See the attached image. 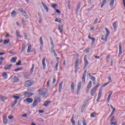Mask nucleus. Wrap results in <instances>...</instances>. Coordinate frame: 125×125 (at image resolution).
<instances>
[{"instance_id": "nucleus-1", "label": "nucleus", "mask_w": 125, "mask_h": 125, "mask_svg": "<svg viewBox=\"0 0 125 125\" xmlns=\"http://www.w3.org/2000/svg\"><path fill=\"white\" fill-rule=\"evenodd\" d=\"M48 92V90L45 88H41L39 90V94L41 96H43V97H47V96L46 95Z\"/></svg>"}, {"instance_id": "nucleus-2", "label": "nucleus", "mask_w": 125, "mask_h": 125, "mask_svg": "<svg viewBox=\"0 0 125 125\" xmlns=\"http://www.w3.org/2000/svg\"><path fill=\"white\" fill-rule=\"evenodd\" d=\"M104 29L105 31L106 32V34H105L104 38V36L102 35L101 40L104 42H107V38L109 37L110 35V31L109 29H108L106 27L104 28Z\"/></svg>"}, {"instance_id": "nucleus-3", "label": "nucleus", "mask_w": 125, "mask_h": 125, "mask_svg": "<svg viewBox=\"0 0 125 125\" xmlns=\"http://www.w3.org/2000/svg\"><path fill=\"white\" fill-rule=\"evenodd\" d=\"M35 82L33 80L26 81L24 83V86L25 87H29L31 86Z\"/></svg>"}, {"instance_id": "nucleus-4", "label": "nucleus", "mask_w": 125, "mask_h": 125, "mask_svg": "<svg viewBox=\"0 0 125 125\" xmlns=\"http://www.w3.org/2000/svg\"><path fill=\"white\" fill-rule=\"evenodd\" d=\"M10 80L12 83H18L20 80L18 78L16 77L15 75H12L10 78Z\"/></svg>"}, {"instance_id": "nucleus-5", "label": "nucleus", "mask_w": 125, "mask_h": 125, "mask_svg": "<svg viewBox=\"0 0 125 125\" xmlns=\"http://www.w3.org/2000/svg\"><path fill=\"white\" fill-rule=\"evenodd\" d=\"M79 63V59H78V58H77L76 61L75 63V73H76L77 71L78 70Z\"/></svg>"}, {"instance_id": "nucleus-6", "label": "nucleus", "mask_w": 125, "mask_h": 125, "mask_svg": "<svg viewBox=\"0 0 125 125\" xmlns=\"http://www.w3.org/2000/svg\"><path fill=\"white\" fill-rule=\"evenodd\" d=\"M89 62L86 59V57H84V66L83 69H85L88 64Z\"/></svg>"}, {"instance_id": "nucleus-7", "label": "nucleus", "mask_w": 125, "mask_h": 125, "mask_svg": "<svg viewBox=\"0 0 125 125\" xmlns=\"http://www.w3.org/2000/svg\"><path fill=\"white\" fill-rule=\"evenodd\" d=\"M33 93L29 92H25L23 94L24 97H31L33 95Z\"/></svg>"}, {"instance_id": "nucleus-8", "label": "nucleus", "mask_w": 125, "mask_h": 125, "mask_svg": "<svg viewBox=\"0 0 125 125\" xmlns=\"http://www.w3.org/2000/svg\"><path fill=\"white\" fill-rule=\"evenodd\" d=\"M102 90L101 89H100L98 93V96L97 99V102L100 101V99L101 98V97H102Z\"/></svg>"}, {"instance_id": "nucleus-9", "label": "nucleus", "mask_w": 125, "mask_h": 125, "mask_svg": "<svg viewBox=\"0 0 125 125\" xmlns=\"http://www.w3.org/2000/svg\"><path fill=\"white\" fill-rule=\"evenodd\" d=\"M122 53H123V52H122V43L121 42H120L119 44V52L118 54V57H120L121 55L122 54Z\"/></svg>"}, {"instance_id": "nucleus-10", "label": "nucleus", "mask_w": 125, "mask_h": 125, "mask_svg": "<svg viewBox=\"0 0 125 125\" xmlns=\"http://www.w3.org/2000/svg\"><path fill=\"white\" fill-rule=\"evenodd\" d=\"M45 61H46V58L45 57H43V59L42 60V64L43 65V69H45V68H46Z\"/></svg>"}, {"instance_id": "nucleus-11", "label": "nucleus", "mask_w": 125, "mask_h": 125, "mask_svg": "<svg viewBox=\"0 0 125 125\" xmlns=\"http://www.w3.org/2000/svg\"><path fill=\"white\" fill-rule=\"evenodd\" d=\"M40 44L41 45V46L40 47V50H42V48H43V41H42V36H41L40 37Z\"/></svg>"}, {"instance_id": "nucleus-12", "label": "nucleus", "mask_w": 125, "mask_h": 125, "mask_svg": "<svg viewBox=\"0 0 125 125\" xmlns=\"http://www.w3.org/2000/svg\"><path fill=\"white\" fill-rule=\"evenodd\" d=\"M81 87V82H79L78 83L77 85V95H78L80 92Z\"/></svg>"}, {"instance_id": "nucleus-13", "label": "nucleus", "mask_w": 125, "mask_h": 125, "mask_svg": "<svg viewBox=\"0 0 125 125\" xmlns=\"http://www.w3.org/2000/svg\"><path fill=\"white\" fill-rule=\"evenodd\" d=\"M70 87L71 88V91L72 92H74V90H75V85H74V82H72L71 83V86H70Z\"/></svg>"}, {"instance_id": "nucleus-14", "label": "nucleus", "mask_w": 125, "mask_h": 125, "mask_svg": "<svg viewBox=\"0 0 125 125\" xmlns=\"http://www.w3.org/2000/svg\"><path fill=\"white\" fill-rule=\"evenodd\" d=\"M2 77L3 79L6 80L8 78V75H7L6 72H3L2 73Z\"/></svg>"}, {"instance_id": "nucleus-15", "label": "nucleus", "mask_w": 125, "mask_h": 125, "mask_svg": "<svg viewBox=\"0 0 125 125\" xmlns=\"http://www.w3.org/2000/svg\"><path fill=\"white\" fill-rule=\"evenodd\" d=\"M58 26H59L58 30H59L60 33H62L63 31V25L59 24Z\"/></svg>"}, {"instance_id": "nucleus-16", "label": "nucleus", "mask_w": 125, "mask_h": 125, "mask_svg": "<svg viewBox=\"0 0 125 125\" xmlns=\"http://www.w3.org/2000/svg\"><path fill=\"white\" fill-rule=\"evenodd\" d=\"M91 86H92V82L90 81L89 82L88 84H87V89L88 91L90 90V89L91 87Z\"/></svg>"}, {"instance_id": "nucleus-17", "label": "nucleus", "mask_w": 125, "mask_h": 125, "mask_svg": "<svg viewBox=\"0 0 125 125\" xmlns=\"http://www.w3.org/2000/svg\"><path fill=\"white\" fill-rule=\"evenodd\" d=\"M109 82L107 83H105L103 85V87H105L108 84H109L110 83H112V80H111V77H108Z\"/></svg>"}, {"instance_id": "nucleus-18", "label": "nucleus", "mask_w": 125, "mask_h": 125, "mask_svg": "<svg viewBox=\"0 0 125 125\" xmlns=\"http://www.w3.org/2000/svg\"><path fill=\"white\" fill-rule=\"evenodd\" d=\"M88 39L91 40L92 41V43H94L95 41V39L94 37H91V34H89L88 37Z\"/></svg>"}, {"instance_id": "nucleus-19", "label": "nucleus", "mask_w": 125, "mask_h": 125, "mask_svg": "<svg viewBox=\"0 0 125 125\" xmlns=\"http://www.w3.org/2000/svg\"><path fill=\"white\" fill-rule=\"evenodd\" d=\"M62 84H63V81H62L60 85H59V92H61L62 91Z\"/></svg>"}, {"instance_id": "nucleus-20", "label": "nucleus", "mask_w": 125, "mask_h": 125, "mask_svg": "<svg viewBox=\"0 0 125 125\" xmlns=\"http://www.w3.org/2000/svg\"><path fill=\"white\" fill-rule=\"evenodd\" d=\"M96 91V89H95L94 88H93L91 90V96H94V94H95Z\"/></svg>"}, {"instance_id": "nucleus-21", "label": "nucleus", "mask_w": 125, "mask_h": 125, "mask_svg": "<svg viewBox=\"0 0 125 125\" xmlns=\"http://www.w3.org/2000/svg\"><path fill=\"white\" fill-rule=\"evenodd\" d=\"M110 107H111V108L113 109V111L111 112V114H110V116H112L115 113V112L116 111V109L115 107H113L112 105H110Z\"/></svg>"}, {"instance_id": "nucleus-22", "label": "nucleus", "mask_w": 125, "mask_h": 125, "mask_svg": "<svg viewBox=\"0 0 125 125\" xmlns=\"http://www.w3.org/2000/svg\"><path fill=\"white\" fill-rule=\"evenodd\" d=\"M3 122L4 124L6 125L7 124V120L6 119V115L3 116Z\"/></svg>"}, {"instance_id": "nucleus-23", "label": "nucleus", "mask_w": 125, "mask_h": 125, "mask_svg": "<svg viewBox=\"0 0 125 125\" xmlns=\"http://www.w3.org/2000/svg\"><path fill=\"white\" fill-rule=\"evenodd\" d=\"M12 65L10 64L8 65H5V67H4V69L5 70H9L12 67Z\"/></svg>"}, {"instance_id": "nucleus-24", "label": "nucleus", "mask_w": 125, "mask_h": 125, "mask_svg": "<svg viewBox=\"0 0 125 125\" xmlns=\"http://www.w3.org/2000/svg\"><path fill=\"white\" fill-rule=\"evenodd\" d=\"M51 103V101H45L43 105L45 107H47L49 104Z\"/></svg>"}, {"instance_id": "nucleus-25", "label": "nucleus", "mask_w": 125, "mask_h": 125, "mask_svg": "<svg viewBox=\"0 0 125 125\" xmlns=\"http://www.w3.org/2000/svg\"><path fill=\"white\" fill-rule=\"evenodd\" d=\"M17 14V13L16 11H15V10H13L12 12H11V16L13 17H15Z\"/></svg>"}, {"instance_id": "nucleus-26", "label": "nucleus", "mask_w": 125, "mask_h": 125, "mask_svg": "<svg viewBox=\"0 0 125 125\" xmlns=\"http://www.w3.org/2000/svg\"><path fill=\"white\" fill-rule=\"evenodd\" d=\"M17 59V57H13L11 58V62L12 63H15Z\"/></svg>"}, {"instance_id": "nucleus-27", "label": "nucleus", "mask_w": 125, "mask_h": 125, "mask_svg": "<svg viewBox=\"0 0 125 125\" xmlns=\"http://www.w3.org/2000/svg\"><path fill=\"white\" fill-rule=\"evenodd\" d=\"M112 94H113V91H112L107 97V102H110V98Z\"/></svg>"}, {"instance_id": "nucleus-28", "label": "nucleus", "mask_w": 125, "mask_h": 125, "mask_svg": "<svg viewBox=\"0 0 125 125\" xmlns=\"http://www.w3.org/2000/svg\"><path fill=\"white\" fill-rule=\"evenodd\" d=\"M70 122H71L72 125H75V122L74 120V114H73V116H72V118L70 120Z\"/></svg>"}, {"instance_id": "nucleus-29", "label": "nucleus", "mask_w": 125, "mask_h": 125, "mask_svg": "<svg viewBox=\"0 0 125 125\" xmlns=\"http://www.w3.org/2000/svg\"><path fill=\"white\" fill-rule=\"evenodd\" d=\"M115 1V0H111L110 2L109 6L110 8H112L114 5V2Z\"/></svg>"}, {"instance_id": "nucleus-30", "label": "nucleus", "mask_w": 125, "mask_h": 125, "mask_svg": "<svg viewBox=\"0 0 125 125\" xmlns=\"http://www.w3.org/2000/svg\"><path fill=\"white\" fill-rule=\"evenodd\" d=\"M31 48H32L31 45H29L28 46V49H27V53H30Z\"/></svg>"}, {"instance_id": "nucleus-31", "label": "nucleus", "mask_w": 125, "mask_h": 125, "mask_svg": "<svg viewBox=\"0 0 125 125\" xmlns=\"http://www.w3.org/2000/svg\"><path fill=\"white\" fill-rule=\"evenodd\" d=\"M27 102H28L29 104L32 103L33 102V100L31 98H27L26 100H25Z\"/></svg>"}, {"instance_id": "nucleus-32", "label": "nucleus", "mask_w": 125, "mask_h": 125, "mask_svg": "<svg viewBox=\"0 0 125 125\" xmlns=\"http://www.w3.org/2000/svg\"><path fill=\"white\" fill-rule=\"evenodd\" d=\"M106 0H103V3L102 4L101 7L102 8L104 5H105L106 3Z\"/></svg>"}, {"instance_id": "nucleus-33", "label": "nucleus", "mask_w": 125, "mask_h": 125, "mask_svg": "<svg viewBox=\"0 0 125 125\" xmlns=\"http://www.w3.org/2000/svg\"><path fill=\"white\" fill-rule=\"evenodd\" d=\"M6 100V97H4L2 96H0V100H1V101L2 102H4Z\"/></svg>"}, {"instance_id": "nucleus-34", "label": "nucleus", "mask_w": 125, "mask_h": 125, "mask_svg": "<svg viewBox=\"0 0 125 125\" xmlns=\"http://www.w3.org/2000/svg\"><path fill=\"white\" fill-rule=\"evenodd\" d=\"M42 4L44 8L45 9V10H47V11L48 12V7H47L45 3H44L43 2H42Z\"/></svg>"}, {"instance_id": "nucleus-35", "label": "nucleus", "mask_w": 125, "mask_h": 125, "mask_svg": "<svg viewBox=\"0 0 125 125\" xmlns=\"http://www.w3.org/2000/svg\"><path fill=\"white\" fill-rule=\"evenodd\" d=\"M96 115H97L96 113L95 112H93L91 114L90 117L91 118H95V117H96Z\"/></svg>"}, {"instance_id": "nucleus-36", "label": "nucleus", "mask_w": 125, "mask_h": 125, "mask_svg": "<svg viewBox=\"0 0 125 125\" xmlns=\"http://www.w3.org/2000/svg\"><path fill=\"white\" fill-rule=\"evenodd\" d=\"M58 6L57 3H55L53 5V6H51L52 8H54V9H57L58 8Z\"/></svg>"}, {"instance_id": "nucleus-37", "label": "nucleus", "mask_w": 125, "mask_h": 125, "mask_svg": "<svg viewBox=\"0 0 125 125\" xmlns=\"http://www.w3.org/2000/svg\"><path fill=\"white\" fill-rule=\"evenodd\" d=\"M55 22H58L59 23H62V21L61 20L58 19L57 18H56L55 20Z\"/></svg>"}, {"instance_id": "nucleus-38", "label": "nucleus", "mask_w": 125, "mask_h": 125, "mask_svg": "<svg viewBox=\"0 0 125 125\" xmlns=\"http://www.w3.org/2000/svg\"><path fill=\"white\" fill-rule=\"evenodd\" d=\"M117 23V21H115L113 23V26L114 28L115 29H116V28H117V24H116Z\"/></svg>"}, {"instance_id": "nucleus-39", "label": "nucleus", "mask_w": 125, "mask_h": 125, "mask_svg": "<svg viewBox=\"0 0 125 125\" xmlns=\"http://www.w3.org/2000/svg\"><path fill=\"white\" fill-rule=\"evenodd\" d=\"M85 78H86V75L85 74H83V77H82V80L83 82V83L85 82Z\"/></svg>"}, {"instance_id": "nucleus-40", "label": "nucleus", "mask_w": 125, "mask_h": 125, "mask_svg": "<svg viewBox=\"0 0 125 125\" xmlns=\"http://www.w3.org/2000/svg\"><path fill=\"white\" fill-rule=\"evenodd\" d=\"M22 69V68L21 67H19L16 70H15L14 71L16 72H18L19 71H21Z\"/></svg>"}, {"instance_id": "nucleus-41", "label": "nucleus", "mask_w": 125, "mask_h": 125, "mask_svg": "<svg viewBox=\"0 0 125 125\" xmlns=\"http://www.w3.org/2000/svg\"><path fill=\"white\" fill-rule=\"evenodd\" d=\"M35 69V64H33L31 69H30V72L33 73L34 69Z\"/></svg>"}, {"instance_id": "nucleus-42", "label": "nucleus", "mask_w": 125, "mask_h": 125, "mask_svg": "<svg viewBox=\"0 0 125 125\" xmlns=\"http://www.w3.org/2000/svg\"><path fill=\"white\" fill-rule=\"evenodd\" d=\"M34 90H35V89H34L33 88L29 87L28 88H27V91L30 92H33Z\"/></svg>"}, {"instance_id": "nucleus-43", "label": "nucleus", "mask_w": 125, "mask_h": 125, "mask_svg": "<svg viewBox=\"0 0 125 125\" xmlns=\"http://www.w3.org/2000/svg\"><path fill=\"white\" fill-rule=\"evenodd\" d=\"M16 35H17L18 38H21V36L20 35V31H16Z\"/></svg>"}, {"instance_id": "nucleus-44", "label": "nucleus", "mask_w": 125, "mask_h": 125, "mask_svg": "<svg viewBox=\"0 0 125 125\" xmlns=\"http://www.w3.org/2000/svg\"><path fill=\"white\" fill-rule=\"evenodd\" d=\"M10 40H5L3 41V44H7L9 43Z\"/></svg>"}, {"instance_id": "nucleus-45", "label": "nucleus", "mask_w": 125, "mask_h": 125, "mask_svg": "<svg viewBox=\"0 0 125 125\" xmlns=\"http://www.w3.org/2000/svg\"><path fill=\"white\" fill-rule=\"evenodd\" d=\"M17 102H18V101L17 100H15L14 104L11 105V107H14L17 104Z\"/></svg>"}, {"instance_id": "nucleus-46", "label": "nucleus", "mask_w": 125, "mask_h": 125, "mask_svg": "<svg viewBox=\"0 0 125 125\" xmlns=\"http://www.w3.org/2000/svg\"><path fill=\"white\" fill-rule=\"evenodd\" d=\"M34 101H36V102H37V103H40L41 102V99L40 98H37Z\"/></svg>"}, {"instance_id": "nucleus-47", "label": "nucleus", "mask_w": 125, "mask_h": 125, "mask_svg": "<svg viewBox=\"0 0 125 125\" xmlns=\"http://www.w3.org/2000/svg\"><path fill=\"white\" fill-rule=\"evenodd\" d=\"M100 86V83H98L97 84V85H96V86H95L93 88L97 90V89L99 87V86Z\"/></svg>"}, {"instance_id": "nucleus-48", "label": "nucleus", "mask_w": 125, "mask_h": 125, "mask_svg": "<svg viewBox=\"0 0 125 125\" xmlns=\"http://www.w3.org/2000/svg\"><path fill=\"white\" fill-rule=\"evenodd\" d=\"M38 102H37L36 101H34V103H33V107L36 106L37 105V104H38Z\"/></svg>"}, {"instance_id": "nucleus-49", "label": "nucleus", "mask_w": 125, "mask_h": 125, "mask_svg": "<svg viewBox=\"0 0 125 125\" xmlns=\"http://www.w3.org/2000/svg\"><path fill=\"white\" fill-rule=\"evenodd\" d=\"M21 22H22V24H23V25H27V23L25 22V21H24V20L23 19H22L21 20Z\"/></svg>"}, {"instance_id": "nucleus-50", "label": "nucleus", "mask_w": 125, "mask_h": 125, "mask_svg": "<svg viewBox=\"0 0 125 125\" xmlns=\"http://www.w3.org/2000/svg\"><path fill=\"white\" fill-rule=\"evenodd\" d=\"M19 10L23 14H25V12L24 11V10H23V9L22 8H19Z\"/></svg>"}, {"instance_id": "nucleus-51", "label": "nucleus", "mask_w": 125, "mask_h": 125, "mask_svg": "<svg viewBox=\"0 0 125 125\" xmlns=\"http://www.w3.org/2000/svg\"><path fill=\"white\" fill-rule=\"evenodd\" d=\"M59 64V62H58L56 63V71H58V70Z\"/></svg>"}, {"instance_id": "nucleus-52", "label": "nucleus", "mask_w": 125, "mask_h": 125, "mask_svg": "<svg viewBox=\"0 0 125 125\" xmlns=\"http://www.w3.org/2000/svg\"><path fill=\"white\" fill-rule=\"evenodd\" d=\"M110 58V55H108L107 56V57H106V62H109V59Z\"/></svg>"}, {"instance_id": "nucleus-53", "label": "nucleus", "mask_w": 125, "mask_h": 125, "mask_svg": "<svg viewBox=\"0 0 125 125\" xmlns=\"http://www.w3.org/2000/svg\"><path fill=\"white\" fill-rule=\"evenodd\" d=\"M21 61H19V62L16 63V65L17 66H20L21 65Z\"/></svg>"}, {"instance_id": "nucleus-54", "label": "nucleus", "mask_w": 125, "mask_h": 125, "mask_svg": "<svg viewBox=\"0 0 125 125\" xmlns=\"http://www.w3.org/2000/svg\"><path fill=\"white\" fill-rule=\"evenodd\" d=\"M13 98L16 99V100H18L20 99V96H13Z\"/></svg>"}, {"instance_id": "nucleus-55", "label": "nucleus", "mask_w": 125, "mask_h": 125, "mask_svg": "<svg viewBox=\"0 0 125 125\" xmlns=\"http://www.w3.org/2000/svg\"><path fill=\"white\" fill-rule=\"evenodd\" d=\"M23 15L27 19H28L29 18V17H28V15L26 13V12H25V13H23Z\"/></svg>"}, {"instance_id": "nucleus-56", "label": "nucleus", "mask_w": 125, "mask_h": 125, "mask_svg": "<svg viewBox=\"0 0 125 125\" xmlns=\"http://www.w3.org/2000/svg\"><path fill=\"white\" fill-rule=\"evenodd\" d=\"M91 80L96 81V78L94 76H91Z\"/></svg>"}, {"instance_id": "nucleus-57", "label": "nucleus", "mask_w": 125, "mask_h": 125, "mask_svg": "<svg viewBox=\"0 0 125 125\" xmlns=\"http://www.w3.org/2000/svg\"><path fill=\"white\" fill-rule=\"evenodd\" d=\"M51 82V80H48V82H47V86L48 87L49 85H50V83Z\"/></svg>"}, {"instance_id": "nucleus-58", "label": "nucleus", "mask_w": 125, "mask_h": 125, "mask_svg": "<svg viewBox=\"0 0 125 125\" xmlns=\"http://www.w3.org/2000/svg\"><path fill=\"white\" fill-rule=\"evenodd\" d=\"M8 118L9 119L12 120V119H13L14 116H9L8 117Z\"/></svg>"}, {"instance_id": "nucleus-59", "label": "nucleus", "mask_w": 125, "mask_h": 125, "mask_svg": "<svg viewBox=\"0 0 125 125\" xmlns=\"http://www.w3.org/2000/svg\"><path fill=\"white\" fill-rule=\"evenodd\" d=\"M83 125H86V121L85 120L83 121Z\"/></svg>"}, {"instance_id": "nucleus-60", "label": "nucleus", "mask_w": 125, "mask_h": 125, "mask_svg": "<svg viewBox=\"0 0 125 125\" xmlns=\"http://www.w3.org/2000/svg\"><path fill=\"white\" fill-rule=\"evenodd\" d=\"M97 21H98V19L96 18V20H95V21H94V24H95L97 23Z\"/></svg>"}, {"instance_id": "nucleus-61", "label": "nucleus", "mask_w": 125, "mask_h": 125, "mask_svg": "<svg viewBox=\"0 0 125 125\" xmlns=\"http://www.w3.org/2000/svg\"><path fill=\"white\" fill-rule=\"evenodd\" d=\"M25 49V46H22V49H21V53H22L23 51H24Z\"/></svg>"}, {"instance_id": "nucleus-62", "label": "nucleus", "mask_w": 125, "mask_h": 125, "mask_svg": "<svg viewBox=\"0 0 125 125\" xmlns=\"http://www.w3.org/2000/svg\"><path fill=\"white\" fill-rule=\"evenodd\" d=\"M95 30V27L94 26H91L90 28L91 31H93Z\"/></svg>"}, {"instance_id": "nucleus-63", "label": "nucleus", "mask_w": 125, "mask_h": 125, "mask_svg": "<svg viewBox=\"0 0 125 125\" xmlns=\"http://www.w3.org/2000/svg\"><path fill=\"white\" fill-rule=\"evenodd\" d=\"M53 52H54V55L55 57H57L58 55L56 53V52H55V50H53Z\"/></svg>"}, {"instance_id": "nucleus-64", "label": "nucleus", "mask_w": 125, "mask_h": 125, "mask_svg": "<svg viewBox=\"0 0 125 125\" xmlns=\"http://www.w3.org/2000/svg\"><path fill=\"white\" fill-rule=\"evenodd\" d=\"M55 10L56 11L57 13L60 14L61 13L58 9H56Z\"/></svg>"}]
</instances>
